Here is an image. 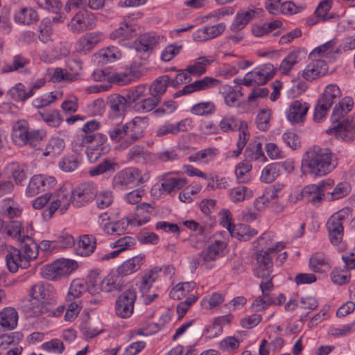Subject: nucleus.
I'll return each mask as SVG.
<instances>
[{
  "label": "nucleus",
  "mask_w": 355,
  "mask_h": 355,
  "mask_svg": "<svg viewBox=\"0 0 355 355\" xmlns=\"http://www.w3.org/2000/svg\"><path fill=\"white\" fill-rule=\"evenodd\" d=\"M333 186L334 182L330 180L322 181L318 184L307 185L302 189L301 198L315 206H318L326 196V192H329V189Z\"/></svg>",
  "instance_id": "10"
},
{
  "label": "nucleus",
  "mask_w": 355,
  "mask_h": 355,
  "mask_svg": "<svg viewBox=\"0 0 355 355\" xmlns=\"http://www.w3.org/2000/svg\"><path fill=\"white\" fill-rule=\"evenodd\" d=\"M87 291H88V286L84 279H73L69 286L66 300L67 302H72L76 299L81 297Z\"/></svg>",
  "instance_id": "36"
},
{
  "label": "nucleus",
  "mask_w": 355,
  "mask_h": 355,
  "mask_svg": "<svg viewBox=\"0 0 355 355\" xmlns=\"http://www.w3.org/2000/svg\"><path fill=\"white\" fill-rule=\"evenodd\" d=\"M150 173L146 169L136 167H127L118 171L112 180V187L125 191L143 184L150 179Z\"/></svg>",
  "instance_id": "5"
},
{
  "label": "nucleus",
  "mask_w": 355,
  "mask_h": 355,
  "mask_svg": "<svg viewBox=\"0 0 355 355\" xmlns=\"http://www.w3.org/2000/svg\"><path fill=\"white\" fill-rule=\"evenodd\" d=\"M6 250L8 252L6 256V264L11 272H17L19 267H27L26 262L23 259L19 250L8 245Z\"/></svg>",
  "instance_id": "30"
},
{
  "label": "nucleus",
  "mask_w": 355,
  "mask_h": 355,
  "mask_svg": "<svg viewBox=\"0 0 355 355\" xmlns=\"http://www.w3.org/2000/svg\"><path fill=\"white\" fill-rule=\"evenodd\" d=\"M135 25L124 22L121 24V26L110 34V37L112 40H128L135 34Z\"/></svg>",
  "instance_id": "46"
},
{
  "label": "nucleus",
  "mask_w": 355,
  "mask_h": 355,
  "mask_svg": "<svg viewBox=\"0 0 355 355\" xmlns=\"http://www.w3.org/2000/svg\"><path fill=\"white\" fill-rule=\"evenodd\" d=\"M301 165L303 173L322 177L334 170L336 162L329 148L313 146L304 154Z\"/></svg>",
  "instance_id": "2"
},
{
  "label": "nucleus",
  "mask_w": 355,
  "mask_h": 355,
  "mask_svg": "<svg viewBox=\"0 0 355 355\" xmlns=\"http://www.w3.org/2000/svg\"><path fill=\"white\" fill-rule=\"evenodd\" d=\"M336 43V40L333 39L315 48L310 53L309 58L311 60H324L327 61V64L334 62L339 53Z\"/></svg>",
  "instance_id": "16"
},
{
  "label": "nucleus",
  "mask_w": 355,
  "mask_h": 355,
  "mask_svg": "<svg viewBox=\"0 0 355 355\" xmlns=\"http://www.w3.org/2000/svg\"><path fill=\"white\" fill-rule=\"evenodd\" d=\"M137 299V291L133 287L128 288L121 294L116 300V314L121 318H128L133 313Z\"/></svg>",
  "instance_id": "15"
},
{
  "label": "nucleus",
  "mask_w": 355,
  "mask_h": 355,
  "mask_svg": "<svg viewBox=\"0 0 355 355\" xmlns=\"http://www.w3.org/2000/svg\"><path fill=\"white\" fill-rule=\"evenodd\" d=\"M172 173H166L161 177V189L168 194L182 189L187 184L185 178L170 176Z\"/></svg>",
  "instance_id": "25"
},
{
  "label": "nucleus",
  "mask_w": 355,
  "mask_h": 355,
  "mask_svg": "<svg viewBox=\"0 0 355 355\" xmlns=\"http://www.w3.org/2000/svg\"><path fill=\"white\" fill-rule=\"evenodd\" d=\"M192 127V120L188 118L184 119L178 123L167 121L157 127L155 130V135L157 137H163L168 135H178L180 132L191 130Z\"/></svg>",
  "instance_id": "17"
},
{
  "label": "nucleus",
  "mask_w": 355,
  "mask_h": 355,
  "mask_svg": "<svg viewBox=\"0 0 355 355\" xmlns=\"http://www.w3.org/2000/svg\"><path fill=\"white\" fill-rule=\"evenodd\" d=\"M161 271L160 267L155 266L142 275L138 283V288L142 295L149 293L150 289L157 279Z\"/></svg>",
  "instance_id": "32"
},
{
  "label": "nucleus",
  "mask_w": 355,
  "mask_h": 355,
  "mask_svg": "<svg viewBox=\"0 0 355 355\" xmlns=\"http://www.w3.org/2000/svg\"><path fill=\"white\" fill-rule=\"evenodd\" d=\"M309 109V105L302 101H295L286 110V118L292 123H297L304 120Z\"/></svg>",
  "instance_id": "24"
},
{
  "label": "nucleus",
  "mask_w": 355,
  "mask_h": 355,
  "mask_svg": "<svg viewBox=\"0 0 355 355\" xmlns=\"http://www.w3.org/2000/svg\"><path fill=\"white\" fill-rule=\"evenodd\" d=\"M51 203L43 213L45 219H50L56 211L63 214L72 203L71 195L64 189H60L50 194Z\"/></svg>",
  "instance_id": "8"
},
{
  "label": "nucleus",
  "mask_w": 355,
  "mask_h": 355,
  "mask_svg": "<svg viewBox=\"0 0 355 355\" xmlns=\"http://www.w3.org/2000/svg\"><path fill=\"white\" fill-rule=\"evenodd\" d=\"M38 20L37 12L31 8H23L15 15V21L21 24L31 25Z\"/></svg>",
  "instance_id": "38"
},
{
  "label": "nucleus",
  "mask_w": 355,
  "mask_h": 355,
  "mask_svg": "<svg viewBox=\"0 0 355 355\" xmlns=\"http://www.w3.org/2000/svg\"><path fill=\"white\" fill-rule=\"evenodd\" d=\"M349 210L343 209L334 214L327 223V228L331 243L337 245L340 244L343 236V222L348 216Z\"/></svg>",
  "instance_id": "11"
},
{
  "label": "nucleus",
  "mask_w": 355,
  "mask_h": 355,
  "mask_svg": "<svg viewBox=\"0 0 355 355\" xmlns=\"http://www.w3.org/2000/svg\"><path fill=\"white\" fill-rule=\"evenodd\" d=\"M331 189V188L329 189V192H326V196L329 200H335L347 196L351 191V187L347 182H343L338 184L332 191Z\"/></svg>",
  "instance_id": "51"
},
{
  "label": "nucleus",
  "mask_w": 355,
  "mask_h": 355,
  "mask_svg": "<svg viewBox=\"0 0 355 355\" xmlns=\"http://www.w3.org/2000/svg\"><path fill=\"white\" fill-rule=\"evenodd\" d=\"M64 146L65 144L62 139L60 137H52L49 141L43 154L45 156H55L60 155L64 150Z\"/></svg>",
  "instance_id": "56"
},
{
  "label": "nucleus",
  "mask_w": 355,
  "mask_h": 355,
  "mask_svg": "<svg viewBox=\"0 0 355 355\" xmlns=\"http://www.w3.org/2000/svg\"><path fill=\"white\" fill-rule=\"evenodd\" d=\"M354 105L353 99L351 97L346 96L343 98L334 107L332 112L334 120L338 121L344 115L347 114L352 108Z\"/></svg>",
  "instance_id": "45"
},
{
  "label": "nucleus",
  "mask_w": 355,
  "mask_h": 355,
  "mask_svg": "<svg viewBox=\"0 0 355 355\" xmlns=\"http://www.w3.org/2000/svg\"><path fill=\"white\" fill-rule=\"evenodd\" d=\"M118 168L119 165L114 159H105L101 163L89 171V175L95 176L107 171H114Z\"/></svg>",
  "instance_id": "58"
},
{
  "label": "nucleus",
  "mask_w": 355,
  "mask_h": 355,
  "mask_svg": "<svg viewBox=\"0 0 355 355\" xmlns=\"http://www.w3.org/2000/svg\"><path fill=\"white\" fill-rule=\"evenodd\" d=\"M107 137L101 133H85L77 136L73 141V148L79 150L80 148L87 146L86 154L89 161L94 163L103 154L109 151L105 146Z\"/></svg>",
  "instance_id": "4"
},
{
  "label": "nucleus",
  "mask_w": 355,
  "mask_h": 355,
  "mask_svg": "<svg viewBox=\"0 0 355 355\" xmlns=\"http://www.w3.org/2000/svg\"><path fill=\"white\" fill-rule=\"evenodd\" d=\"M245 159L249 162H257L259 163H265L267 157L265 156L262 145L259 142H252L249 144L244 152Z\"/></svg>",
  "instance_id": "35"
},
{
  "label": "nucleus",
  "mask_w": 355,
  "mask_h": 355,
  "mask_svg": "<svg viewBox=\"0 0 355 355\" xmlns=\"http://www.w3.org/2000/svg\"><path fill=\"white\" fill-rule=\"evenodd\" d=\"M96 26V17L88 10L77 12L68 24L69 29L75 33H80L92 30Z\"/></svg>",
  "instance_id": "14"
},
{
  "label": "nucleus",
  "mask_w": 355,
  "mask_h": 355,
  "mask_svg": "<svg viewBox=\"0 0 355 355\" xmlns=\"http://www.w3.org/2000/svg\"><path fill=\"white\" fill-rule=\"evenodd\" d=\"M103 40L100 32H92L83 35L77 42V50L80 52H87Z\"/></svg>",
  "instance_id": "33"
},
{
  "label": "nucleus",
  "mask_w": 355,
  "mask_h": 355,
  "mask_svg": "<svg viewBox=\"0 0 355 355\" xmlns=\"http://www.w3.org/2000/svg\"><path fill=\"white\" fill-rule=\"evenodd\" d=\"M191 112L198 116L211 114L216 111V106L211 101L196 103L191 107Z\"/></svg>",
  "instance_id": "61"
},
{
  "label": "nucleus",
  "mask_w": 355,
  "mask_h": 355,
  "mask_svg": "<svg viewBox=\"0 0 355 355\" xmlns=\"http://www.w3.org/2000/svg\"><path fill=\"white\" fill-rule=\"evenodd\" d=\"M261 11V9L254 7L239 10L236 13L230 26V29L234 32L241 31L250 21L253 20L257 15H259Z\"/></svg>",
  "instance_id": "20"
},
{
  "label": "nucleus",
  "mask_w": 355,
  "mask_h": 355,
  "mask_svg": "<svg viewBox=\"0 0 355 355\" xmlns=\"http://www.w3.org/2000/svg\"><path fill=\"white\" fill-rule=\"evenodd\" d=\"M78 73H70L67 69L55 68L51 76V80L53 83H71L78 80Z\"/></svg>",
  "instance_id": "47"
},
{
  "label": "nucleus",
  "mask_w": 355,
  "mask_h": 355,
  "mask_svg": "<svg viewBox=\"0 0 355 355\" xmlns=\"http://www.w3.org/2000/svg\"><path fill=\"white\" fill-rule=\"evenodd\" d=\"M6 234L12 238L17 239L24 237V229L22 223L18 220H12L4 226Z\"/></svg>",
  "instance_id": "60"
},
{
  "label": "nucleus",
  "mask_w": 355,
  "mask_h": 355,
  "mask_svg": "<svg viewBox=\"0 0 355 355\" xmlns=\"http://www.w3.org/2000/svg\"><path fill=\"white\" fill-rule=\"evenodd\" d=\"M309 267L314 272L324 273L330 270L331 264L329 259L324 254L315 252L309 259Z\"/></svg>",
  "instance_id": "26"
},
{
  "label": "nucleus",
  "mask_w": 355,
  "mask_h": 355,
  "mask_svg": "<svg viewBox=\"0 0 355 355\" xmlns=\"http://www.w3.org/2000/svg\"><path fill=\"white\" fill-rule=\"evenodd\" d=\"M153 209L152 205L146 202L141 203L136 207L135 216L139 225H144L149 221Z\"/></svg>",
  "instance_id": "55"
},
{
  "label": "nucleus",
  "mask_w": 355,
  "mask_h": 355,
  "mask_svg": "<svg viewBox=\"0 0 355 355\" xmlns=\"http://www.w3.org/2000/svg\"><path fill=\"white\" fill-rule=\"evenodd\" d=\"M80 162V157L78 153L63 157L59 162V168L64 172H72L78 168Z\"/></svg>",
  "instance_id": "48"
},
{
  "label": "nucleus",
  "mask_w": 355,
  "mask_h": 355,
  "mask_svg": "<svg viewBox=\"0 0 355 355\" xmlns=\"http://www.w3.org/2000/svg\"><path fill=\"white\" fill-rule=\"evenodd\" d=\"M252 165L245 162L238 163L234 169V173L239 183H246L251 179Z\"/></svg>",
  "instance_id": "50"
},
{
  "label": "nucleus",
  "mask_w": 355,
  "mask_h": 355,
  "mask_svg": "<svg viewBox=\"0 0 355 355\" xmlns=\"http://www.w3.org/2000/svg\"><path fill=\"white\" fill-rule=\"evenodd\" d=\"M38 114L51 127H58L63 120L59 111L57 110H52L44 112H39Z\"/></svg>",
  "instance_id": "59"
},
{
  "label": "nucleus",
  "mask_w": 355,
  "mask_h": 355,
  "mask_svg": "<svg viewBox=\"0 0 355 355\" xmlns=\"http://www.w3.org/2000/svg\"><path fill=\"white\" fill-rule=\"evenodd\" d=\"M220 85V80L218 79L206 76L203 78L196 80L193 83L185 85L181 90L174 94L175 98L180 97L182 95L189 94L194 92L207 90L214 87H216Z\"/></svg>",
  "instance_id": "18"
},
{
  "label": "nucleus",
  "mask_w": 355,
  "mask_h": 355,
  "mask_svg": "<svg viewBox=\"0 0 355 355\" xmlns=\"http://www.w3.org/2000/svg\"><path fill=\"white\" fill-rule=\"evenodd\" d=\"M256 260L257 262L254 267V275L263 279L270 277L273 264L269 252L261 251L257 254Z\"/></svg>",
  "instance_id": "19"
},
{
  "label": "nucleus",
  "mask_w": 355,
  "mask_h": 355,
  "mask_svg": "<svg viewBox=\"0 0 355 355\" xmlns=\"http://www.w3.org/2000/svg\"><path fill=\"white\" fill-rule=\"evenodd\" d=\"M56 290L49 282L40 281L28 289V313L30 317H39L49 313V305L56 298Z\"/></svg>",
  "instance_id": "3"
},
{
  "label": "nucleus",
  "mask_w": 355,
  "mask_h": 355,
  "mask_svg": "<svg viewBox=\"0 0 355 355\" xmlns=\"http://www.w3.org/2000/svg\"><path fill=\"white\" fill-rule=\"evenodd\" d=\"M299 62V53L293 51L290 52L282 61L279 71L282 74L287 75Z\"/></svg>",
  "instance_id": "52"
},
{
  "label": "nucleus",
  "mask_w": 355,
  "mask_h": 355,
  "mask_svg": "<svg viewBox=\"0 0 355 355\" xmlns=\"http://www.w3.org/2000/svg\"><path fill=\"white\" fill-rule=\"evenodd\" d=\"M3 211L9 218H14L21 216L22 209L17 202L8 198L3 200Z\"/></svg>",
  "instance_id": "63"
},
{
  "label": "nucleus",
  "mask_w": 355,
  "mask_h": 355,
  "mask_svg": "<svg viewBox=\"0 0 355 355\" xmlns=\"http://www.w3.org/2000/svg\"><path fill=\"white\" fill-rule=\"evenodd\" d=\"M148 125L147 117L136 116L125 123H119L108 130L110 139L116 148L124 150L144 137Z\"/></svg>",
  "instance_id": "1"
},
{
  "label": "nucleus",
  "mask_w": 355,
  "mask_h": 355,
  "mask_svg": "<svg viewBox=\"0 0 355 355\" xmlns=\"http://www.w3.org/2000/svg\"><path fill=\"white\" fill-rule=\"evenodd\" d=\"M279 166L277 162H275L265 166L261 171V181L264 183L273 182L280 175Z\"/></svg>",
  "instance_id": "49"
},
{
  "label": "nucleus",
  "mask_w": 355,
  "mask_h": 355,
  "mask_svg": "<svg viewBox=\"0 0 355 355\" xmlns=\"http://www.w3.org/2000/svg\"><path fill=\"white\" fill-rule=\"evenodd\" d=\"M220 94L225 101V103L230 107H235L239 105V93L236 91L233 87L224 85L219 89Z\"/></svg>",
  "instance_id": "37"
},
{
  "label": "nucleus",
  "mask_w": 355,
  "mask_h": 355,
  "mask_svg": "<svg viewBox=\"0 0 355 355\" xmlns=\"http://www.w3.org/2000/svg\"><path fill=\"white\" fill-rule=\"evenodd\" d=\"M274 67L271 64L255 67L240 79L239 83L247 87L264 85L274 76Z\"/></svg>",
  "instance_id": "9"
},
{
  "label": "nucleus",
  "mask_w": 355,
  "mask_h": 355,
  "mask_svg": "<svg viewBox=\"0 0 355 355\" xmlns=\"http://www.w3.org/2000/svg\"><path fill=\"white\" fill-rule=\"evenodd\" d=\"M30 63L31 60L22 54H17L12 58L11 63L6 64L1 68V71L3 73L18 71L22 73H28L30 71L28 67Z\"/></svg>",
  "instance_id": "27"
},
{
  "label": "nucleus",
  "mask_w": 355,
  "mask_h": 355,
  "mask_svg": "<svg viewBox=\"0 0 355 355\" xmlns=\"http://www.w3.org/2000/svg\"><path fill=\"white\" fill-rule=\"evenodd\" d=\"M61 96L62 93L60 92H51L50 93L45 94L38 98H36L33 101V105L37 109L43 108L53 103L58 99L60 98Z\"/></svg>",
  "instance_id": "53"
},
{
  "label": "nucleus",
  "mask_w": 355,
  "mask_h": 355,
  "mask_svg": "<svg viewBox=\"0 0 355 355\" xmlns=\"http://www.w3.org/2000/svg\"><path fill=\"white\" fill-rule=\"evenodd\" d=\"M127 281L116 271L107 275L100 283V289L103 292H119L127 286Z\"/></svg>",
  "instance_id": "21"
},
{
  "label": "nucleus",
  "mask_w": 355,
  "mask_h": 355,
  "mask_svg": "<svg viewBox=\"0 0 355 355\" xmlns=\"http://www.w3.org/2000/svg\"><path fill=\"white\" fill-rule=\"evenodd\" d=\"M170 78L167 75L157 78L149 88L150 94L161 101L162 96L166 92Z\"/></svg>",
  "instance_id": "39"
},
{
  "label": "nucleus",
  "mask_w": 355,
  "mask_h": 355,
  "mask_svg": "<svg viewBox=\"0 0 355 355\" xmlns=\"http://www.w3.org/2000/svg\"><path fill=\"white\" fill-rule=\"evenodd\" d=\"M127 99L121 95L113 94L109 98V106L110 108L109 114L110 117L115 119L123 116L126 110Z\"/></svg>",
  "instance_id": "34"
},
{
  "label": "nucleus",
  "mask_w": 355,
  "mask_h": 355,
  "mask_svg": "<svg viewBox=\"0 0 355 355\" xmlns=\"http://www.w3.org/2000/svg\"><path fill=\"white\" fill-rule=\"evenodd\" d=\"M213 62L212 58L200 57L187 67V71L190 74L200 76L206 72V67Z\"/></svg>",
  "instance_id": "42"
},
{
  "label": "nucleus",
  "mask_w": 355,
  "mask_h": 355,
  "mask_svg": "<svg viewBox=\"0 0 355 355\" xmlns=\"http://www.w3.org/2000/svg\"><path fill=\"white\" fill-rule=\"evenodd\" d=\"M78 267L77 263L71 259H60L51 263L46 264L41 268L43 278L55 281L62 277L72 273Z\"/></svg>",
  "instance_id": "7"
},
{
  "label": "nucleus",
  "mask_w": 355,
  "mask_h": 355,
  "mask_svg": "<svg viewBox=\"0 0 355 355\" xmlns=\"http://www.w3.org/2000/svg\"><path fill=\"white\" fill-rule=\"evenodd\" d=\"M100 279V270L98 269H93L90 270L87 276V281L88 286V292L92 295H96L101 292L100 285L98 286V280Z\"/></svg>",
  "instance_id": "62"
},
{
  "label": "nucleus",
  "mask_w": 355,
  "mask_h": 355,
  "mask_svg": "<svg viewBox=\"0 0 355 355\" xmlns=\"http://www.w3.org/2000/svg\"><path fill=\"white\" fill-rule=\"evenodd\" d=\"M102 225L104 232L107 234L119 236L126 232L128 222L121 219L116 222H107Z\"/></svg>",
  "instance_id": "44"
},
{
  "label": "nucleus",
  "mask_w": 355,
  "mask_h": 355,
  "mask_svg": "<svg viewBox=\"0 0 355 355\" xmlns=\"http://www.w3.org/2000/svg\"><path fill=\"white\" fill-rule=\"evenodd\" d=\"M96 248V237L92 234H83L79 237L76 254L82 257H88L94 252Z\"/></svg>",
  "instance_id": "31"
},
{
  "label": "nucleus",
  "mask_w": 355,
  "mask_h": 355,
  "mask_svg": "<svg viewBox=\"0 0 355 355\" xmlns=\"http://www.w3.org/2000/svg\"><path fill=\"white\" fill-rule=\"evenodd\" d=\"M18 319V312L13 307L7 306L0 311V326L5 329H15L17 326Z\"/></svg>",
  "instance_id": "28"
},
{
  "label": "nucleus",
  "mask_w": 355,
  "mask_h": 355,
  "mask_svg": "<svg viewBox=\"0 0 355 355\" xmlns=\"http://www.w3.org/2000/svg\"><path fill=\"white\" fill-rule=\"evenodd\" d=\"M97 187L93 182L82 183L71 193L72 205L81 207L91 202L96 196Z\"/></svg>",
  "instance_id": "12"
},
{
  "label": "nucleus",
  "mask_w": 355,
  "mask_h": 355,
  "mask_svg": "<svg viewBox=\"0 0 355 355\" xmlns=\"http://www.w3.org/2000/svg\"><path fill=\"white\" fill-rule=\"evenodd\" d=\"M227 322V317L222 316L216 318L214 322L206 327L203 331V336L208 339L214 338L221 334L223 326Z\"/></svg>",
  "instance_id": "40"
},
{
  "label": "nucleus",
  "mask_w": 355,
  "mask_h": 355,
  "mask_svg": "<svg viewBox=\"0 0 355 355\" xmlns=\"http://www.w3.org/2000/svg\"><path fill=\"white\" fill-rule=\"evenodd\" d=\"M100 61L103 62H113L121 57V52L116 46H109L106 49H101L98 53Z\"/></svg>",
  "instance_id": "57"
},
{
  "label": "nucleus",
  "mask_w": 355,
  "mask_h": 355,
  "mask_svg": "<svg viewBox=\"0 0 355 355\" xmlns=\"http://www.w3.org/2000/svg\"><path fill=\"white\" fill-rule=\"evenodd\" d=\"M282 23L275 20L268 23L255 24L252 26L251 31L255 37H262L280 27Z\"/></svg>",
  "instance_id": "41"
},
{
  "label": "nucleus",
  "mask_w": 355,
  "mask_h": 355,
  "mask_svg": "<svg viewBox=\"0 0 355 355\" xmlns=\"http://www.w3.org/2000/svg\"><path fill=\"white\" fill-rule=\"evenodd\" d=\"M227 243L224 241L216 240L208 245L200 254L202 265L207 269L215 267V261L224 256Z\"/></svg>",
  "instance_id": "13"
},
{
  "label": "nucleus",
  "mask_w": 355,
  "mask_h": 355,
  "mask_svg": "<svg viewBox=\"0 0 355 355\" xmlns=\"http://www.w3.org/2000/svg\"><path fill=\"white\" fill-rule=\"evenodd\" d=\"M341 91L336 84H329L325 87L318 100L315 107L313 119L320 122L326 117L333 104L340 98Z\"/></svg>",
  "instance_id": "6"
},
{
  "label": "nucleus",
  "mask_w": 355,
  "mask_h": 355,
  "mask_svg": "<svg viewBox=\"0 0 355 355\" xmlns=\"http://www.w3.org/2000/svg\"><path fill=\"white\" fill-rule=\"evenodd\" d=\"M230 198L233 202H239L252 196V191L244 186H239L229 190Z\"/></svg>",
  "instance_id": "54"
},
{
  "label": "nucleus",
  "mask_w": 355,
  "mask_h": 355,
  "mask_svg": "<svg viewBox=\"0 0 355 355\" xmlns=\"http://www.w3.org/2000/svg\"><path fill=\"white\" fill-rule=\"evenodd\" d=\"M334 132L337 138L344 141H350L355 139V119L343 120L338 125L327 131Z\"/></svg>",
  "instance_id": "23"
},
{
  "label": "nucleus",
  "mask_w": 355,
  "mask_h": 355,
  "mask_svg": "<svg viewBox=\"0 0 355 355\" xmlns=\"http://www.w3.org/2000/svg\"><path fill=\"white\" fill-rule=\"evenodd\" d=\"M218 126L222 132H231L237 129L238 120L234 115L225 114L221 118Z\"/></svg>",
  "instance_id": "64"
},
{
  "label": "nucleus",
  "mask_w": 355,
  "mask_h": 355,
  "mask_svg": "<svg viewBox=\"0 0 355 355\" xmlns=\"http://www.w3.org/2000/svg\"><path fill=\"white\" fill-rule=\"evenodd\" d=\"M328 64L324 60H313L302 71V77L307 81H312L327 73Z\"/></svg>",
  "instance_id": "22"
},
{
  "label": "nucleus",
  "mask_w": 355,
  "mask_h": 355,
  "mask_svg": "<svg viewBox=\"0 0 355 355\" xmlns=\"http://www.w3.org/2000/svg\"><path fill=\"white\" fill-rule=\"evenodd\" d=\"M196 286L194 282L178 283L169 292V297L173 300H180L187 295Z\"/></svg>",
  "instance_id": "43"
},
{
  "label": "nucleus",
  "mask_w": 355,
  "mask_h": 355,
  "mask_svg": "<svg viewBox=\"0 0 355 355\" xmlns=\"http://www.w3.org/2000/svg\"><path fill=\"white\" fill-rule=\"evenodd\" d=\"M144 261V255L133 257L123 262L116 271L123 278L139 270L143 265Z\"/></svg>",
  "instance_id": "29"
}]
</instances>
